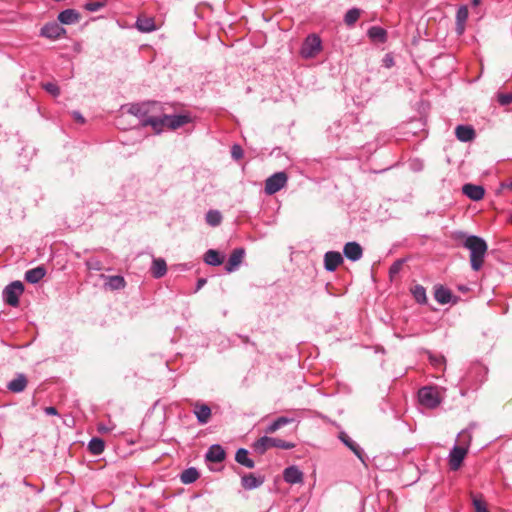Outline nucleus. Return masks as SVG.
Returning a JSON list of instances; mask_svg holds the SVG:
<instances>
[{"mask_svg":"<svg viewBox=\"0 0 512 512\" xmlns=\"http://www.w3.org/2000/svg\"><path fill=\"white\" fill-rule=\"evenodd\" d=\"M453 239L459 241L462 247L469 251L472 270H481L488 250L486 241L480 236L468 235L463 231L454 232Z\"/></svg>","mask_w":512,"mask_h":512,"instance_id":"1","label":"nucleus"},{"mask_svg":"<svg viewBox=\"0 0 512 512\" xmlns=\"http://www.w3.org/2000/svg\"><path fill=\"white\" fill-rule=\"evenodd\" d=\"M294 447L295 444L292 442H288L279 438L269 437L266 435L257 439L252 445L254 452H256L259 455H263L270 448L290 450L293 449Z\"/></svg>","mask_w":512,"mask_h":512,"instance_id":"2","label":"nucleus"},{"mask_svg":"<svg viewBox=\"0 0 512 512\" xmlns=\"http://www.w3.org/2000/svg\"><path fill=\"white\" fill-rule=\"evenodd\" d=\"M418 400L422 406L434 409L440 405L442 398L436 387L424 386L418 391Z\"/></svg>","mask_w":512,"mask_h":512,"instance_id":"3","label":"nucleus"},{"mask_svg":"<svg viewBox=\"0 0 512 512\" xmlns=\"http://www.w3.org/2000/svg\"><path fill=\"white\" fill-rule=\"evenodd\" d=\"M322 50V41L317 34L308 35L300 49V55L305 59L314 58Z\"/></svg>","mask_w":512,"mask_h":512,"instance_id":"4","label":"nucleus"},{"mask_svg":"<svg viewBox=\"0 0 512 512\" xmlns=\"http://www.w3.org/2000/svg\"><path fill=\"white\" fill-rule=\"evenodd\" d=\"M23 292V283L21 281H14L4 288L2 292L3 301L11 307H17L19 304V297Z\"/></svg>","mask_w":512,"mask_h":512,"instance_id":"5","label":"nucleus"},{"mask_svg":"<svg viewBox=\"0 0 512 512\" xmlns=\"http://www.w3.org/2000/svg\"><path fill=\"white\" fill-rule=\"evenodd\" d=\"M288 177L285 172H276L265 181V193L273 195L280 191L287 183Z\"/></svg>","mask_w":512,"mask_h":512,"instance_id":"6","label":"nucleus"},{"mask_svg":"<svg viewBox=\"0 0 512 512\" xmlns=\"http://www.w3.org/2000/svg\"><path fill=\"white\" fill-rule=\"evenodd\" d=\"M39 35L49 40H57L66 35V29L56 21L46 23L41 29Z\"/></svg>","mask_w":512,"mask_h":512,"instance_id":"7","label":"nucleus"},{"mask_svg":"<svg viewBox=\"0 0 512 512\" xmlns=\"http://www.w3.org/2000/svg\"><path fill=\"white\" fill-rule=\"evenodd\" d=\"M468 453L467 446L454 445L449 453L448 463L452 471H457Z\"/></svg>","mask_w":512,"mask_h":512,"instance_id":"8","label":"nucleus"},{"mask_svg":"<svg viewBox=\"0 0 512 512\" xmlns=\"http://www.w3.org/2000/svg\"><path fill=\"white\" fill-rule=\"evenodd\" d=\"M158 103L156 101H146L142 103H134L131 104L128 108V112L131 115L136 116L141 121L146 117H149V113L152 111V108L156 106Z\"/></svg>","mask_w":512,"mask_h":512,"instance_id":"9","label":"nucleus"},{"mask_svg":"<svg viewBox=\"0 0 512 512\" xmlns=\"http://www.w3.org/2000/svg\"><path fill=\"white\" fill-rule=\"evenodd\" d=\"M165 127L176 130L192 121L189 114L166 115L164 114Z\"/></svg>","mask_w":512,"mask_h":512,"instance_id":"10","label":"nucleus"},{"mask_svg":"<svg viewBox=\"0 0 512 512\" xmlns=\"http://www.w3.org/2000/svg\"><path fill=\"white\" fill-rule=\"evenodd\" d=\"M343 261V256L338 251H328L324 254V268L328 272L335 271Z\"/></svg>","mask_w":512,"mask_h":512,"instance_id":"11","label":"nucleus"},{"mask_svg":"<svg viewBox=\"0 0 512 512\" xmlns=\"http://www.w3.org/2000/svg\"><path fill=\"white\" fill-rule=\"evenodd\" d=\"M283 479L288 484H301L303 483L304 475L297 466L291 465L284 469Z\"/></svg>","mask_w":512,"mask_h":512,"instance_id":"12","label":"nucleus"},{"mask_svg":"<svg viewBox=\"0 0 512 512\" xmlns=\"http://www.w3.org/2000/svg\"><path fill=\"white\" fill-rule=\"evenodd\" d=\"M338 437L341 442L348 447L363 464H365V454L363 449L345 432H340Z\"/></svg>","mask_w":512,"mask_h":512,"instance_id":"13","label":"nucleus"},{"mask_svg":"<svg viewBox=\"0 0 512 512\" xmlns=\"http://www.w3.org/2000/svg\"><path fill=\"white\" fill-rule=\"evenodd\" d=\"M343 254L348 260L355 262L362 258L363 249L359 243L352 241L344 245Z\"/></svg>","mask_w":512,"mask_h":512,"instance_id":"14","label":"nucleus"},{"mask_svg":"<svg viewBox=\"0 0 512 512\" xmlns=\"http://www.w3.org/2000/svg\"><path fill=\"white\" fill-rule=\"evenodd\" d=\"M245 250L243 248H236L232 251L229 256L228 262L225 266V270L228 273L234 272L238 269L239 265L243 261Z\"/></svg>","mask_w":512,"mask_h":512,"instance_id":"15","label":"nucleus"},{"mask_svg":"<svg viewBox=\"0 0 512 512\" xmlns=\"http://www.w3.org/2000/svg\"><path fill=\"white\" fill-rule=\"evenodd\" d=\"M193 413L197 421L202 425L208 423L211 418V408L204 403L195 402L193 404Z\"/></svg>","mask_w":512,"mask_h":512,"instance_id":"16","label":"nucleus"},{"mask_svg":"<svg viewBox=\"0 0 512 512\" xmlns=\"http://www.w3.org/2000/svg\"><path fill=\"white\" fill-rule=\"evenodd\" d=\"M462 192L464 195H466L469 199L473 201L481 200L485 194V190L482 186L471 183L463 185Z\"/></svg>","mask_w":512,"mask_h":512,"instance_id":"17","label":"nucleus"},{"mask_svg":"<svg viewBox=\"0 0 512 512\" xmlns=\"http://www.w3.org/2000/svg\"><path fill=\"white\" fill-rule=\"evenodd\" d=\"M60 24L71 25L80 21L81 15L75 9H65L58 14L57 17Z\"/></svg>","mask_w":512,"mask_h":512,"instance_id":"18","label":"nucleus"},{"mask_svg":"<svg viewBox=\"0 0 512 512\" xmlns=\"http://www.w3.org/2000/svg\"><path fill=\"white\" fill-rule=\"evenodd\" d=\"M225 457V450L219 444L211 445L205 455L206 460L213 463L222 462Z\"/></svg>","mask_w":512,"mask_h":512,"instance_id":"19","label":"nucleus"},{"mask_svg":"<svg viewBox=\"0 0 512 512\" xmlns=\"http://www.w3.org/2000/svg\"><path fill=\"white\" fill-rule=\"evenodd\" d=\"M486 373H487L486 368L483 365H481L479 363H475L470 367L469 371L467 372L466 379H467V381H473V379L475 377V378H477L475 380V384L481 383V382H483Z\"/></svg>","mask_w":512,"mask_h":512,"instance_id":"20","label":"nucleus"},{"mask_svg":"<svg viewBox=\"0 0 512 512\" xmlns=\"http://www.w3.org/2000/svg\"><path fill=\"white\" fill-rule=\"evenodd\" d=\"M455 135L461 142H470L476 136L474 128L470 125H458L455 129Z\"/></svg>","mask_w":512,"mask_h":512,"instance_id":"21","label":"nucleus"},{"mask_svg":"<svg viewBox=\"0 0 512 512\" xmlns=\"http://www.w3.org/2000/svg\"><path fill=\"white\" fill-rule=\"evenodd\" d=\"M28 385V379L24 374H17L16 378L11 380L7 384V388L9 391L13 393H20L25 390Z\"/></svg>","mask_w":512,"mask_h":512,"instance_id":"22","label":"nucleus"},{"mask_svg":"<svg viewBox=\"0 0 512 512\" xmlns=\"http://www.w3.org/2000/svg\"><path fill=\"white\" fill-rule=\"evenodd\" d=\"M264 483L263 477H256L254 474H246L241 478V485L246 490L260 487Z\"/></svg>","mask_w":512,"mask_h":512,"instance_id":"23","label":"nucleus"},{"mask_svg":"<svg viewBox=\"0 0 512 512\" xmlns=\"http://www.w3.org/2000/svg\"><path fill=\"white\" fill-rule=\"evenodd\" d=\"M142 126H151L156 134H160L165 127L164 115L161 117H146L142 120Z\"/></svg>","mask_w":512,"mask_h":512,"instance_id":"24","label":"nucleus"},{"mask_svg":"<svg viewBox=\"0 0 512 512\" xmlns=\"http://www.w3.org/2000/svg\"><path fill=\"white\" fill-rule=\"evenodd\" d=\"M167 273V264L163 258H154L151 266V274L154 278L159 279Z\"/></svg>","mask_w":512,"mask_h":512,"instance_id":"25","label":"nucleus"},{"mask_svg":"<svg viewBox=\"0 0 512 512\" xmlns=\"http://www.w3.org/2000/svg\"><path fill=\"white\" fill-rule=\"evenodd\" d=\"M434 298L441 305L448 304L452 299V292L448 288L438 285L435 286Z\"/></svg>","mask_w":512,"mask_h":512,"instance_id":"26","label":"nucleus"},{"mask_svg":"<svg viewBox=\"0 0 512 512\" xmlns=\"http://www.w3.org/2000/svg\"><path fill=\"white\" fill-rule=\"evenodd\" d=\"M248 454H249V452L247 449L239 448L236 451L235 460L240 465H242L246 468L252 469L255 467V462L251 458H249Z\"/></svg>","mask_w":512,"mask_h":512,"instance_id":"27","label":"nucleus"},{"mask_svg":"<svg viewBox=\"0 0 512 512\" xmlns=\"http://www.w3.org/2000/svg\"><path fill=\"white\" fill-rule=\"evenodd\" d=\"M468 18V8L461 6L456 12V31L458 34H462L465 30V23Z\"/></svg>","mask_w":512,"mask_h":512,"instance_id":"28","label":"nucleus"},{"mask_svg":"<svg viewBox=\"0 0 512 512\" xmlns=\"http://www.w3.org/2000/svg\"><path fill=\"white\" fill-rule=\"evenodd\" d=\"M293 421H294L293 418H289L286 416H280L265 428V432L267 434H272V433L276 432L277 430H279L280 428H282L288 424H291Z\"/></svg>","mask_w":512,"mask_h":512,"instance_id":"29","label":"nucleus"},{"mask_svg":"<svg viewBox=\"0 0 512 512\" xmlns=\"http://www.w3.org/2000/svg\"><path fill=\"white\" fill-rule=\"evenodd\" d=\"M224 257L214 249H209L204 254V262L211 266H220L223 263Z\"/></svg>","mask_w":512,"mask_h":512,"instance_id":"30","label":"nucleus"},{"mask_svg":"<svg viewBox=\"0 0 512 512\" xmlns=\"http://www.w3.org/2000/svg\"><path fill=\"white\" fill-rule=\"evenodd\" d=\"M102 277H104V275H102ZM105 279L107 280L105 286L109 287L111 290H120L126 285L125 279L121 275L105 276Z\"/></svg>","mask_w":512,"mask_h":512,"instance_id":"31","label":"nucleus"},{"mask_svg":"<svg viewBox=\"0 0 512 512\" xmlns=\"http://www.w3.org/2000/svg\"><path fill=\"white\" fill-rule=\"evenodd\" d=\"M199 476L200 474L198 470L195 467H190L181 473L180 480L183 484H191L194 483L199 478Z\"/></svg>","mask_w":512,"mask_h":512,"instance_id":"32","label":"nucleus"},{"mask_svg":"<svg viewBox=\"0 0 512 512\" xmlns=\"http://www.w3.org/2000/svg\"><path fill=\"white\" fill-rule=\"evenodd\" d=\"M105 449V442L99 437H93L88 443V450L91 454L100 455Z\"/></svg>","mask_w":512,"mask_h":512,"instance_id":"33","label":"nucleus"},{"mask_svg":"<svg viewBox=\"0 0 512 512\" xmlns=\"http://www.w3.org/2000/svg\"><path fill=\"white\" fill-rule=\"evenodd\" d=\"M136 27L141 32H152L156 29L155 22L153 18H138L136 21Z\"/></svg>","mask_w":512,"mask_h":512,"instance_id":"34","label":"nucleus"},{"mask_svg":"<svg viewBox=\"0 0 512 512\" xmlns=\"http://www.w3.org/2000/svg\"><path fill=\"white\" fill-rule=\"evenodd\" d=\"M222 214L219 210L211 209L205 215L206 223L212 227H217L222 222Z\"/></svg>","mask_w":512,"mask_h":512,"instance_id":"35","label":"nucleus"},{"mask_svg":"<svg viewBox=\"0 0 512 512\" xmlns=\"http://www.w3.org/2000/svg\"><path fill=\"white\" fill-rule=\"evenodd\" d=\"M368 36L373 40L385 42L387 38L386 30L379 26H372L368 30Z\"/></svg>","mask_w":512,"mask_h":512,"instance_id":"36","label":"nucleus"},{"mask_svg":"<svg viewBox=\"0 0 512 512\" xmlns=\"http://www.w3.org/2000/svg\"><path fill=\"white\" fill-rule=\"evenodd\" d=\"M412 295L417 303L419 304H426L427 303V296H426V290L422 285H415L413 289L411 290Z\"/></svg>","mask_w":512,"mask_h":512,"instance_id":"37","label":"nucleus"},{"mask_svg":"<svg viewBox=\"0 0 512 512\" xmlns=\"http://www.w3.org/2000/svg\"><path fill=\"white\" fill-rule=\"evenodd\" d=\"M360 14L361 10L358 8L349 9L344 16L345 24L347 26H353L358 21Z\"/></svg>","mask_w":512,"mask_h":512,"instance_id":"38","label":"nucleus"},{"mask_svg":"<svg viewBox=\"0 0 512 512\" xmlns=\"http://www.w3.org/2000/svg\"><path fill=\"white\" fill-rule=\"evenodd\" d=\"M106 5H107L106 0H102V1L89 0L84 4V8H85V10H87L89 12H96V11H99L100 9L106 7Z\"/></svg>","mask_w":512,"mask_h":512,"instance_id":"39","label":"nucleus"},{"mask_svg":"<svg viewBox=\"0 0 512 512\" xmlns=\"http://www.w3.org/2000/svg\"><path fill=\"white\" fill-rule=\"evenodd\" d=\"M472 496V504L474 506L475 512H489L486 507L485 501L481 496H476L474 494Z\"/></svg>","mask_w":512,"mask_h":512,"instance_id":"40","label":"nucleus"},{"mask_svg":"<svg viewBox=\"0 0 512 512\" xmlns=\"http://www.w3.org/2000/svg\"><path fill=\"white\" fill-rule=\"evenodd\" d=\"M42 88L53 97H57L60 95V88L54 82H47L42 84Z\"/></svg>","mask_w":512,"mask_h":512,"instance_id":"41","label":"nucleus"},{"mask_svg":"<svg viewBox=\"0 0 512 512\" xmlns=\"http://www.w3.org/2000/svg\"><path fill=\"white\" fill-rule=\"evenodd\" d=\"M458 439L460 441V445L467 446L469 448L472 436L470 433V429H464L458 434Z\"/></svg>","mask_w":512,"mask_h":512,"instance_id":"42","label":"nucleus"},{"mask_svg":"<svg viewBox=\"0 0 512 512\" xmlns=\"http://www.w3.org/2000/svg\"><path fill=\"white\" fill-rule=\"evenodd\" d=\"M85 264L88 270L101 271L103 269L102 262L97 258H90L86 260Z\"/></svg>","mask_w":512,"mask_h":512,"instance_id":"43","label":"nucleus"},{"mask_svg":"<svg viewBox=\"0 0 512 512\" xmlns=\"http://www.w3.org/2000/svg\"><path fill=\"white\" fill-rule=\"evenodd\" d=\"M404 263V259H398L396 260L389 268V274L391 277L398 274L402 268V265Z\"/></svg>","mask_w":512,"mask_h":512,"instance_id":"44","label":"nucleus"},{"mask_svg":"<svg viewBox=\"0 0 512 512\" xmlns=\"http://www.w3.org/2000/svg\"><path fill=\"white\" fill-rule=\"evenodd\" d=\"M497 99L500 105H509L512 103V93H500L498 94Z\"/></svg>","mask_w":512,"mask_h":512,"instance_id":"45","label":"nucleus"},{"mask_svg":"<svg viewBox=\"0 0 512 512\" xmlns=\"http://www.w3.org/2000/svg\"><path fill=\"white\" fill-rule=\"evenodd\" d=\"M46 275V269L43 265L34 268V284L39 282Z\"/></svg>","mask_w":512,"mask_h":512,"instance_id":"46","label":"nucleus"},{"mask_svg":"<svg viewBox=\"0 0 512 512\" xmlns=\"http://www.w3.org/2000/svg\"><path fill=\"white\" fill-rule=\"evenodd\" d=\"M231 156L235 160H240L243 157V149L240 145L234 144L231 148Z\"/></svg>","mask_w":512,"mask_h":512,"instance_id":"47","label":"nucleus"},{"mask_svg":"<svg viewBox=\"0 0 512 512\" xmlns=\"http://www.w3.org/2000/svg\"><path fill=\"white\" fill-rule=\"evenodd\" d=\"M383 64L386 68H390L394 65L393 57L389 54H386L383 59Z\"/></svg>","mask_w":512,"mask_h":512,"instance_id":"48","label":"nucleus"},{"mask_svg":"<svg viewBox=\"0 0 512 512\" xmlns=\"http://www.w3.org/2000/svg\"><path fill=\"white\" fill-rule=\"evenodd\" d=\"M72 116H73L74 120L80 124H83L85 122L84 117L82 116V114L79 111H73Z\"/></svg>","mask_w":512,"mask_h":512,"instance_id":"49","label":"nucleus"},{"mask_svg":"<svg viewBox=\"0 0 512 512\" xmlns=\"http://www.w3.org/2000/svg\"><path fill=\"white\" fill-rule=\"evenodd\" d=\"M43 411L46 415H50V416H54V415L58 414L57 409L53 406L45 407L43 409Z\"/></svg>","mask_w":512,"mask_h":512,"instance_id":"50","label":"nucleus"},{"mask_svg":"<svg viewBox=\"0 0 512 512\" xmlns=\"http://www.w3.org/2000/svg\"><path fill=\"white\" fill-rule=\"evenodd\" d=\"M206 283H207V279L206 278H199L197 280L195 292L199 291Z\"/></svg>","mask_w":512,"mask_h":512,"instance_id":"51","label":"nucleus"},{"mask_svg":"<svg viewBox=\"0 0 512 512\" xmlns=\"http://www.w3.org/2000/svg\"><path fill=\"white\" fill-rule=\"evenodd\" d=\"M24 278H25V280H26V282H27V283H32V278H33V275H32V269H28V270L25 272Z\"/></svg>","mask_w":512,"mask_h":512,"instance_id":"52","label":"nucleus"},{"mask_svg":"<svg viewBox=\"0 0 512 512\" xmlns=\"http://www.w3.org/2000/svg\"><path fill=\"white\" fill-rule=\"evenodd\" d=\"M238 337L241 339V341L245 344H252L255 345L253 342L250 341V338L245 335H238Z\"/></svg>","mask_w":512,"mask_h":512,"instance_id":"53","label":"nucleus"},{"mask_svg":"<svg viewBox=\"0 0 512 512\" xmlns=\"http://www.w3.org/2000/svg\"><path fill=\"white\" fill-rule=\"evenodd\" d=\"M481 0H472V4L473 5H478L480 3Z\"/></svg>","mask_w":512,"mask_h":512,"instance_id":"54","label":"nucleus"},{"mask_svg":"<svg viewBox=\"0 0 512 512\" xmlns=\"http://www.w3.org/2000/svg\"><path fill=\"white\" fill-rule=\"evenodd\" d=\"M507 187L512 190V181L507 185Z\"/></svg>","mask_w":512,"mask_h":512,"instance_id":"55","label":"nucleus"},{"mask_svg":"<svg viewBox=\"0 0 512 512\" xmlns=\"http://www.w3.org/2000/svg\"><path fill=\"white\" fill-rule=\"evenodd\" d=\"M511 222H512V213H511Z\"/></svg>","mask_w":512,"mask_h":512,"instance_id":"56","label":"nucleus"}]
</instances>
